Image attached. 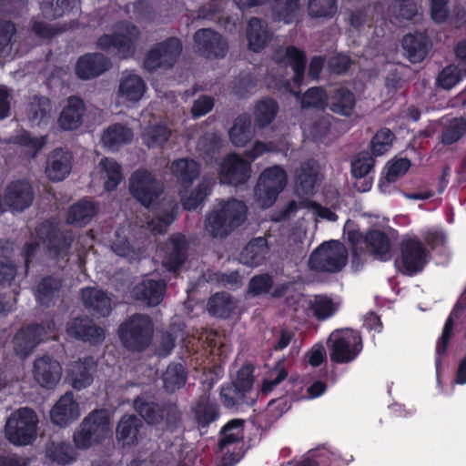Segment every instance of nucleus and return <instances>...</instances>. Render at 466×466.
Returning a JSON list of instances; mask_svg holds the SVG:
<instances>
[{"mask_svg": "<svg viewBox=\"0 0 466 466\" xmlns=\"http://www.w3.org/2000/svg\"><path fill=\"white\" fill-rule=\"evenodd\" d=\"M247 207L237 199L220 201L208 215L205 228L213 238H225L242 225L246 219Z\"/></svg>", "mask_w": 466, "mask_h": 466, "instance_id": "f257e3e1", "label": "nucleus"}, {"mask_svg": "<svg viewBox=\"0 0 466 466\" xmlns=\"http://www.w3.org/2000/svg\"><path fill=\"white\" fill-rule=\"evenodd\" d=\"M348 238L352 243V263L359 267L368 254L374 258L387 261L391 258V244L389 237L382 231L372 229L362 236L359 232L350 231Z\"/></svg>", "mask_w": 466, "mask_h": 466, "instance_id": "f03ea898", "label": "nucleus"}, {"mask_svg": "<svg viewBox=\"0 0 466 466\" xmlns=\"http://www.w3.org/2000/svg\"><path fill=\"white\" fill-rule=\"evenodd\" d=\"M329 357L337 363L354 360L362 350L361 338L358 331L350 329H336L328 339Z\"/></svg>", "mask_w": 466, "mask_h": 466, "instance_id": "7ed1b4c3", "label": "nucleus"}, {"mask_svg": "<svg viewBox=\"0 0 466 466\" xmlns=\"http://www.w3.org/2000/svg\"><path fill=\"white\" fill-rule=\"evenodd\" d=\"M110 433L109 417L105 410H95L86 416L74 433L77 448L87 449L102 441Z\"/></svg>", "mask_w": 466, "mask_h": 466, "instance_id": "20e7f679", "label": "nucleus"}, {"mask_svg": "<svg viewBox=\"0 0 466 466\" xmlns=\"http://www.w3.org/2000/svg\"><path fill=\"white\" fill-rule=\"evenodd\" d=\"M140 35L136 25L121 22L116 25L114 35H102L97 41V46L104 50L114 49L120 56L127 58L136 53Z\"/></svg>", "mask_w": 466, "mask_h": 466, "instance_id": "39448f33", "label": "nucleus"}, {"mask_svg": "<svg viewBox=\"0 0 466 466\" xmlns=\"http://www.w3.org/2000/svg\"><path fill=\"white\" fill-rule=\"evenodd\" d=\"M348 261L346 248L338 241H329L319 246L310 255L309 266L316 271L338 272Z\"/></svg>", "mask_w": 466, "mask_h": 466, "instance_id": "423d86ee", "label": "nucleus"}, {"mask_svg": "<svg viewBox=\"0 0 466 466\" xmlns=\"http://www.w3.org/2000/svg\"><path fill=\"white\" fill-rule=\"evenodd\" d=\"M286 185L287 175L283 168L274 166L265 169L254 190L256 203L263 208L271 207Z\"/></svg>", "mask_w": 466, "mask_h": 466, "instance_id": "0eeeda50", "label": "nucleus"}, {"mask_svg": "<svg viewBox=\"0 0 466 466\" xmlns=\"http://www.w3.org/2000/svg\"><path fill=\"white\" fill-rule=\"evenodd\" d=\"M38 419L29 408H21L11 414L5 425L6 438L17 445H26L36 436Z\"/></svg>", "mask_w": 466, "mask_h": 466, "instance_id": "6e6552de", "label": "nucleus"}, {"mask_svg": "<svg viewBox=\"0 0 466 466\" xmlns=\"http://www.w3.org/2000/svg\"><path fill=\"white\" fill-rule=\"evenodd\" d=\"M153 326L145 315H133L119 328V336L125 347L132 350H142L150 342Z\"/></svg>", "mask_w": 466, "mask_h": 466, "instance_id": "1a4fd4ad", "label": "nucleus"}, {"mask_svg": "<svg viewBox=\"0 0 466 466\" xmlns=\"http://www.w3.org/2000/svg\"><path fill=\"white\" fill-rule=\"evenodd\" d=\"M182 50L177 38H168L154 46L146 55L143 66L148 71L170 68L177 62Z\"/></svg>", "mask_w": 466, "mask_h": 466, "instance_id": "9d476101", "label": "nucleus"}, {"mask_svg": "<svg viewBox=\"0 0 466 466\" xmlns=\"http://www.w3.org/2000/svg\"><path fill=\"white\" fill-rule=\"evenodd\" d=\"M428 253L419 238L405 237L400 243V258L397 262L400 270L407 275L420 272L427 262Z\"/></svg>", "mask_w": 466, "mask_h": 466, "instance_id": "9b49d317", "label": "nucleus"}, {"mask_svg": "<svg viewBox=\"0 0 466 466\" xmlns=\"http://www.w3.org/2000/svg\"><path fill=\"white\" fill-rule=\"evenodd\" d=\"M33 237L46 244L50 255L54 257L65 258L68 253L71 237L60 232L54 222L46 221L37 226Z\"/></svg>", "mask_w": 466, "mask_h": 466, "instance_id": "f8f14e48", "label": "nucleus"}, {"mask_svg": "<svg viewBox=\"0 0 466 466\" xmlns=\"http://www.w3.org/2000/svg\"><path fill=\"white\" fill-rule=\"evenodd\" d=\"M131 194L145 207H150L162 192L161 186L147 170L136 171L131 178Z\"/></svg>", "mask_w": 466, "mask_h": 466, "instance_id": "ddd939ff", "label": "nucleus"}, {"mask_svg": "<svg viewBox=\"0 0 466 466\" xmlns=\"http://www.w3.org/2000/svg\"><path fill=\"white\" fill-rule=\"evenodd\" d=\"M250 174V163L236 154L228 155L220 164L219 177L224 183L235 186L246 183Z\"/></svg>", "mask_w": 466, "mask_h": 466, "instance_id": "4468645a", "label": "nucleus"}, {"mask_svg": "<svg viewBox=\"0 0 466 466\" xmlns=\"http://www.w3.org/2000/svg\"><path fill=\"white\" fill-rule=\"evenodd\" d=\"M135 410L148 424H158L161 421H177L179 413L176 408L172 406L162 407L154 402L147 400L143 397L136 399L134 402Z\"/></svg>", "mask_w": 466, "mask_h": 466, "instance_id": "2eb2a0df", "label": "nucleus"}, {"mask_svg": "<svg viewBox=\"0 0 466 466\" xmlns=\"http://www.w3.org/2000/svg\"><path fill=\"white\" fill-rule=\"evenodd\" d=\"M198 51L208 58L223 57L228 52L227 41L211 29H199L194 35Z\"/></svg>", "mask_w": 466, "mask_h": 466, "instance_id": "dca6fc26", "label": "nucleus"}, {"mask_svg": "<svg viewBox=\"0 0 466 466\" xmlns=\"http://www.w3.org/2000/svg\"><path fill=\"white\" fill-rule=\"evenodd\" d=\"M33 376L42 388L53 389L60 381L62 368L57 360L49 356H42L35 360Z\"/></svg>", "mask_w": 466, "mask_h": 466, "instance_id": "f3484780", "label": "nucleus"}, {"mask_svg": "<svg viewBox=\"0 0 466 466\" xmlns=\"http://www.w3.org/2000/svg\"><path fill=\"white\" fill-rule=\"evenodd\" d=\"M319 166L314 160L303 163L296 172L295 190L298 196H311L316 192L319 182Z\"/></svg>", "mask_w": 466, "mask_h": 466, "instance_id": "a211bd4d", "label": "nucleus"}, {"mask_svg": "<svg viewBox=\"0 0 466 466\" xmlns=\"http://www.w3.org/2000/svg\"><path fill=\"white\" fill-rule=\"evenodd\" d=\"M33 200L31 186L25 181L11 184L0 200V206L5 204L13 210L22 211L28 208Z\"/></svg>", "mask_w": 466, "mask_h": 466, "instance_id": "6ab92c4d", "label": "nucleus"}, {"mask_svg": "<svg viewBox=\"0 0 466 466\" xmlns=\"http://www.w3.org/2000/svg\"><path fill=\"white\" fill-rule=\"evenodd\" d=\"M86 114L84 101L77 96H70L66 99L60 116L58 125L64 130H75L79 128Z\"/></svg>", "mask_w": 466, "mask_h": 466, "instance_id": "aec40b11", "label": "nucleus"}, {"mask_svg": "<svg viewBox=\"0 0 466 466\" xmlns=\"http://www.w3.org/2000/svg\"><path fill=\"white\" fill-rule=\"evenodd\" d=\"M79 416V405L71 392L63 395L50 411L51 420L59 426H66L77 420Z\"/></svg>", "mask_w": 466, "mask_h": 466, "instance_id": "412c9836", "label": "nucleus"}, {"mask_svg": "<svg viewBox=\"0 0 466 466\" xmlns=\"http://www.w3.org/2000/svg\"><path fill=\"white\" fill-rule=\"evenodd\" d=\"M66 333L91 344L99 343L105 338L104 330L87 318L71 320L66 326Z\"/></svg>", "mask_w": 466, "mask_h": 466, "instance_id": "4be33fe9", "label": "nucleus"}, {"mask_svg": "<svg viewBox=\"0 0 466 466\" xmlns=\"http://www.w3.org/2000/svg\"><path fill=\"white\" fill-rule=\"evenodd\" d=\"M165 289L163 281L146 277L133 288L132 296L149 306H157L162 301Z\"/></svg>", "mask_w": 466, "mask_h": 466, "instance_id": "5701e85b", "label": "nucleus"}, {"mask_svg": "<svg viewBox=\"0 0 466 466\" xmlns=\"http://www.w3.org/2000/svg\"><path fill=\"white\" fill-rule=\"evenodd\" d=\"M146 89V83L140 76L125 72L119 81L118 98L124 102L137 103L144 96Z\"/></svg>", "mask_w": 466, "mask_h": 466, "instance_id": "b1692460", "label": "nucleus"}, {"mask_svg": "<svg viewBox=\"0 0 466 466\" xmlns=\"http://www.w3.org/2000/svg\"><path fill=\"white\" fill-rule=\"evenodd\" d=\"M275 60L281 67L289 66L293 72V81L300 84L305 67L304 54L295 47H285L277 50Z\"/></svg>", "mask_w": 466, "mask_h": 466, "instance_id": "393cba45", "label": "nucleus"}, {"mask_svg": "<svg viewBox=\"0 0 466 466\" xmlns=\"http://www.w3.org/2000/svg\"><path fill=\"white\" fill-rule=\"evenodd\" d=\"M109 61L99 53L81 56L76 66V72L81 79L96 77L108 69Z\"/></svg>", "mask_w": 466, "mask_h": 466, "instance_id": "a878e982", "label": "nucleus"}, {"mask_svg": "<svg viewBox=\"0 0 466 466\" xmlns=\"http://www.w3.org/2000/svg\"><path fill=\"white\" fill-rule=\"evenodd\" d=\"M94 370L95 362L92 358L75 361L68 366L66 379L73 388L82 390L92 383Z\"/></svg>", "mask_w": 466, "mask_h": 466, "instance_id": "bb28decb", "label": "nucleus"}, {"mask_svg": "<svg viewBox=\"0 0 466 466\" xmlns=\"http://www.w3.org/2000/svg\"><path fill=\"white\" fill-rule=\"evenodd\" d=\"M45 339L44 327L36 325L21 329L14 339L16 354L25 357Z\"/></svg>", "mask_w": 466, "mask_h": 466, "instance_id": "cd10ccee", "label": "nucleus"}, {"mask_svg": "<svg viewBox=\"0 0 466 466\" xmlns=\"http://www.w3.org/2000/svg\"><path fill=\"white\" fill-rule=\"evenodd\" d=\"M72 157L68 151L56 149L49 156L46 173L53 181H60L66 178L71 171Z\"/></svg>", "mask_w": 466, "mask_h": 466, "instance_id": "c85d7f7f", "label": "nucleus"}, {"mask_svg": "<svg viewBox=\"0 0 466 466\" xmlns=\"http://www.w3.org/2000/svg\"><path fill=\"white\" fill-rule=\"evenodd\" d=\"M131 230L130 228L121 227L118 228L111 239L112 250L120 257H125L129 259L135 258L140 252L141 248L131 241L130 238Z\"/></svg>", "mask_w": 466, "mask_h": 466, "instance_id": "c756f323", "label": "nucleus"}, {"mask_svg": "<svg viewBox=\"0 0 466 466\" xmlns=\"http://www.w3.org/2000/svg\"><path fill=\"white\" fill-rule=\"evenodd\" d=\"M402 47L410 62L419 63L426 57L430 42L423 33L407 34L402 39Z\"/></svg>", "mask_w": 466, "mask_h": 466, "instance_id": "7c9ffc66", "label": "nucleus"}, {"mask_svg": "<svg viewBox=\"0 0 466 466\" xmlns=\"http://www.w3.org/2000/svg\"><path fill=\"white\" fill-rule=\"evenodd\" d=\"M134 137L133 131L121 124L109 126L101 136L103 146L109 150H117L120 147L130 143Z\"/></svg>", "mask_w": 466, "mask_h": 466, "instance_id": "2f4dec72", "label": "nucleus"}, {"mask_svg": "<svg viewBox=\"0 0 466 466\" xmlns=\"http://www.w3.org/2000/svg\"><path fill=\"white\" fill-rule=\"evenodd\" d=\"M81 297L86 307L93 309L102 317L107 316L111 311V299L100 289L93 288L83 289Z\"/></svg>", "mask_w": 466, "mask_h": 466, "instance_id": "473e14b6", "label": "nucleus"}, {"mask_svg": "<svg viewBox=\"0 0 466 466\" xmlns=\"http://www.w3.org/2000/svg\"><path fill=\"white\" fill-rule=\"evenodd\" d=\"M186 241L182 236H177L169 239L165 247V258L163 265L169 270H176L185 260Z\"/></svg>", "mask_w": 466, "mask_h": 466, "instance_id": "72a5a7b5", "label": "nucleus"}, {"mask_svg": "<svg viewBox=\"0 0 466 466\" xmlns=\"http://www.w3.org/2000/svg\"><path fill=\"white\" fill-rule=\"evenodd\" d=\"M169 137L170 130L157 118L150 120L141 133L142 141L148 147H162Z\"/></svg>", "mask_w": 466, "mask_h": 466, "instance_id": "f704fd0d", "label": "nucleus"}, {"mask_svg": "<svg viewBox=\"0 0 466 466\" xmlns=\"http://www.w3.org/2000/svg\"><path fill=\"white\" fill-rule=\"evenodd\" d=\"M96 170L107 191L116 189L122 180L121 167L113 158H102L96 166Z\"/></svg>", "mask_w": 466, "mask_h": 466, "instance_id": "c9c22d12", "label": "nucleus"}, {"mask_svg": "<svg viewBox=\"0 0 466 466\" xmlns=\"http://www.w3.org/2000/svg\"><path fill=\"white\" fill-rule=\"evenodd\" d=\"M268 248L264 238H257L251 240L243 249L240 255L242 263L250 266H258L267 257Z\"/></svg>", "mask_w": 466, "mask_h": 466, "instance_id": "e433bc0d", "label": "nucleus"}, {"mask_svg": "<svg viewBox=\"0 0 466 466\" xmlns=\"http://www.w3.org/2000/svg\"><path fill=\"white\" fill-rule=\"evenodd\" d=\"M142 426L139 419L134 415H125L116 427V439L124 445L136 443L139 437V428Z\"/></svg>", "mask_w": 466, "mask_h": 466, "instance_id": "4c0bfd02", "label": "nucleus"}, {"mask_svg": "<svg viewBox=\"0 0 466 466\" xmlns=\"http://www.w3.org/2000/svg\"><path fill=\"white\" fill-rule=\"evenodd\" d=\"M355 96L351 91L345 87H338L330 96L329 108L332 112L349 116L352 114L355 106Z\"/></svg>", "mask_w": 466, "mask_h": 466, "instance_id": "58836bf2", "label": "nucleus"}, {"mask_svg": "<svg viewBox=\"0 0 466 466\" xmlns=\"http://www.w3.org/2000/svg\"><path fill=\"white\" fill-rule=\"evenodd\" d=\"M279 113L277 102L270 98L258 101L254 106L253 117L256 126L262 128L271 124Z\"/></svg>", "mask_w": 466, "mask_h": 466, "instance_id": "ea45409f", "label": "nucleus"}, {"mask_svg": "<svg viewBox=\"0 0 466 466\" xmlns=\"http://www.w3.org/2000/svg\"><path fill=\"white\" fill-rule=\"evenodd\" d=\"M273 17L285 24L293 23L299 10V0H270Z\"/></svg>", "mask_w": 466, "mask_h": 466, "instance_id": "a19ab883", "label": "nucleus"}, {"mask_svg": "<svg viewBox=\"0 0 466 466\" xmlns=\"http://www.w3.org/2000/svg\"><path fill=\"white\" fill-rule=\"evenodd\" d=\"M229 139L236 147H244L252 138L251 121L248 116L242 115L236 118L229 130Z\"/></svg>", "mask_w": 466, "mask_h": 466, "instance_id": "79ce46f5", "label": "nucleus"}, {"mask_svg": "<svg viewBox=\"0 0 466 466\" xmlns=\"http://www.w3.org/2000/svg\"><path fill=\"white\" fill-rule=\"evenodd\" d=\"M52 106L46 97L35 96L27 107V118L33 126H38L50 118Z\"/></svg>", "mask_w": 466, "mask_h": 466, "instance_id": "37998d69", "label": "nucleus"}, {"mask_svg": "<svg viewBox=\"0 0 466 466\" xmlns=\"http://www.w3.org/2000/svg\"><path fill=\"white\" fill-rule=\"evenodd\" d=\"M96 212V207L94 203L87 200H81L73 205L67 214V222L83 226L88 223Z\"/></svg>", "mask_w": 466, "mask_h": 466, "instance_id": "c03bdc74", "label": "nucleus"}, {"mask_svg": "<svg viewBox=\"0 0 466 466\" xmlns=\"http://www.w3.org/2000/svg\"><path fill=\"white\" fill-rule=\"evenodd\" d=\"M172 174L182 183L190 184L199 174V167L192 159L180 158L172 162Z\"/></svg>", "mask_w": 466, "mask_h": 466, "instance_id": "a18cd8bd", "label": "nucleus"}, {"mask_svg": "<svg viewBox=\"0 0 466 466\" xmlns=\"http://www.w3.org/2000/svg\"><path fill=\"white\" fill-rule=\"evenodd\" d=\"M247 35L249 48L254 52L260 51L266 46L268 39L267 29L258 18L249 20Z\"/></svg>", "mask_w": 466, "mask_h": 466, "instance_id": "49530a36", "label": "nucleus"}, {"mask_svg": "<svg viewBox=\"0 0 466 466\" xmlns=\"http://www.w3.org/2000/svg\"><path fill=\"white\" fill-rule=\"evenodd\" d=\"M211 180L204 177L198 187L191 192L182 193L181 200L184 208L188 210L197 208L206 198L210 191Z\"/></svg>", "mask_w": 466, "mask_h": 466, "instance_id": "de8ad7c7", "label": "nucleus"}, {"mask_svg": "<svg viewBox=\"0 0 466 466\" xmlns=\"http://www.w3.org/2000/svg\"><path fill=\"white\" fill-rule=\"evenodd\" d=\"M235 307L231 297L226 293L216 294L208 303L209 313L219 318L228 317Z\"/></svg>", "mask_w": 466, "mask_h": 466, "instance_id": "09e8293b", "label": "nucleus"}, {"mask_svg": "<svg viewBox=\"0 0 466 466\" xmlns=\"http://www.w3.org/2000/svg\"><path fill=\"white\" fill-rule=\"evenodd\" d=\"M243 423L242 420H232L223 427L219 440L220 450L243 439Z\"/></svg>", "mask_w": 466, "mask_h": 466, "instance_id": "8fccbe9b", "label": "nucleus"}, {"mask_svg": "<svg viewBox=\"0 0 466 466\" xmlns=\"http://www.w3.org/2000/svg\"><path fill=\"white\" fill-rule=\"evenodd\" d=\"M194 412L197 421L202 426L208 425L218 416L216 403L208 398H203L198 400L194 408Z\"/></svg>", "mask_w": 466, "mask_h": 466, "instance_id": "3c124183", "label": "nucleus"}, {"mask_svg": "<svg viewBox=\"0 0 466 466\" xmlns=\"http://www.w3.org/2000/svg\"><path fill=\"white\" fill-rule=\"evenodd\" d=\"M186 381V374L181 364H170L163 374L164 387L168 391L181 388Z\"/></svg>", "mask_w": 466, "mask_h": 466, "instance_id": "603ef678", "label": "nucleus"}, {"mask_svg": "<svg viewBox=\"0 0 466 466\" xmlns=\"http://www.w3.org/2000/svg\"><path fill=\"white\" fill-rule=\"evenodd\" d=\"M48 456L61 464H66L75 460L76 453L72 447L64 442H53L47 449Z\"/></svg>", "mask_w": 466, "mask_h": 466, "instance_id": "864d4df0", "label": "nucleus"}, {"mask_svg": "<svg viewBox=\"0 0 466 466\" xmlns=\"http://www.w3.org/2000/svg\"><path fill=\"white\" fill-rule=\"evenodd\" d=\"M410 168V161L406 158H400L389 164L386 167L385 175L380 180V187L386 183H391L402 177Z\"/></svg>", "mask_w": 466, "mask_h": 466, "instance_id": "5fc2aeb1", "label": "nucleus"}, {"mask_svg": "<svg viewBox=\"0 0 466 466\" xmlns=\"http://www.w3.org/2000/svg\"><path fill=\"white\" fill-rule=\"evenodd\" d=\"M394 141L393 133L388 128H382L377 132L371 141V151L376 156L386 153Z\"/></svg>", "mask_w": 466, "mask_h": 466, "instance_id": "6e6d98bb", "label": "nucleus"}, {"mask_svg": "<svg viewBox=\"0 0 466 466\" xmlns=\"http://www.w3.org/2000/svg\"><path fill=\"white\" fill-rule=\"evenodd\" d=\"M72 0H42L40 8L47 18H56L64 15L69 9Z\"/></svg>", "mask_w": 466, "mask_h": 466, "instance_id": "4d7b16f0", "label": "nucleus"}, {"mask_svg": "<svg viewBox=\"0 0 466 466\" xmlns=\"http://www.w3.org/2000/svg\"><path fill=\"white\" fill-rule=\"evenodd\" d=\"M336 11V0H309V12L311 16L330 17Z\"/></svg>", "mask_w": 466, "mask_h": 466, "instance_id": "13d9d810", "label": "nucleus"}, {"mask_svg": "<svg viewBox=\"0 0 466 466\" xmlns=\"http://www.w3.org/2000/svg\"><path fill=\"white\" fill-rule=\"evenodd\" d=\"M59 287L60 283L56 279L47 278L43 279L36 289L37 300L43 305H48L52 301L55 293Z\"/></svg>", "mask_w": 466, "mask_h": 466, "instance_id": "bf43d9fd", "label": "nucleus"}, {"mask_svg": "<svg viewBox=\"0 0 466 466\" xmlns=\"http://www.w3.org/2000/svg\"><path fill=\"white\" fill-rule=\"evenodd\" d=\"M390 12L397 18L411 19L418 12L417 5L410 0H391Z\"/></svg>", "mask_w": 466, "mask_h": 466, "instance_id": "052dcab7", "label": "nucleus"}, {"mask_svg": "<svg viewBox=\"0 0 466 466\" xmlns=\"http://www.w3.org/2000/svg\"><path fill=\"white\" fill-rule=\"evenodd\" d=\"M462 78L461 70L458 66L450 65L446 66L438 76V84L444 89H451Z\"/></svg>", "mask_w": 466, "mask_h": 466, "instance_id": "680f3d73", "label": "nucleus"}, {"mask_svg": "<svg viewBox=\"0 0 466 466\" xmlns=\"http://www.w3.org/2000/svg\"><path fill=\"white\" fill-rule=\"evenodd\" d=\"M466 131V120L453 118L450 121L442 134V141L445 144H452L459 140Z\"/></svg>", "mask_w": 466, "mask_h": 466, "instance_id": "e2e57ef3", "label": "nucleus"}, {"mask_svg": "<svg viewBox=\"0 0 466 466\" xmlns=\"http://www.w3.org/2000/svg\"><path fill=\"white\" fill-rule=\"evenodd\" d=\"M373 167V157L369 153L362 152L352 162L351 172L355 177L362 178L370 174Z\"/></svg>", "mask_w": 466, "mask_h": 466, "instance_id": "0e129e2a", "label": "nucleus"}, {"mask_svg": "<svg viewBox=\"0 0 466 466\" xmlns=\"http://www.w3.org/2000/svg\"><path fill=\"white\" fill-rule=\"evenodd\" d=\"M311 309L318 319H325L336 311L337 307L330 299L318 296L311 301Z\"/></svg>", "mask_w": 466, "mask_h": 466, "instance_id": "69168bd1", "label": "nucleus"}, {"mask_svg": "<svg viewBox=\"0 0 466 466\" xmlns=\"http://www.w3.org/2000/svg\"><path fill=\"white\" fill-rule=\"evenodd\" d=\"M326 104L327 95L319 87L309 88L301 99L302 107L323 108Z\"/></svg>", "mask_w": 466, "mask_h": 466, "instance_id": "338daca9", "label": "nucleus"}, {"mask_svg": "<svg viewBox=\"0 0 466 466\" xmlns=\"http://www.w3.org/2000/svg\"><path fill=\"white\" fill-rule=\"evenodd\" d=\"M220 138L217 133L211 131L202 136L197 144V150L201 154H210L218 148Z\"/></svg>", "mask_w": 466, "mask_h": 466, "instance_id": "774afa93", "label": "nucleus"}]
</instances>
